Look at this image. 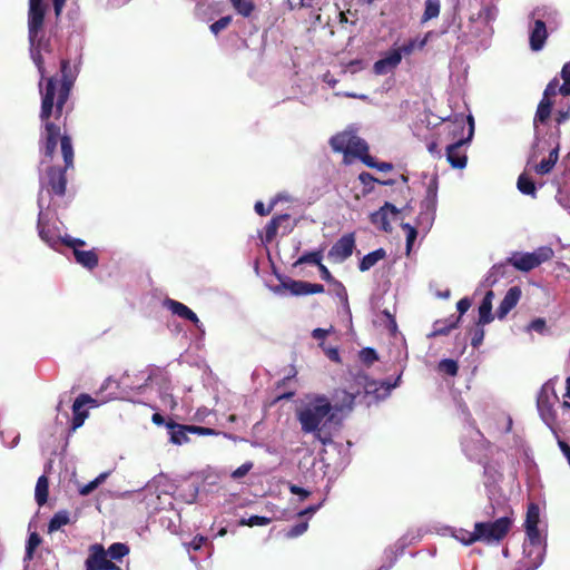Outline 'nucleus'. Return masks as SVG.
<instances>
[{
	"instance_id": "57",
	"label": "nucleus",
	"mask_w": 570,
	"mask_h": 570,
	"mask_svg": "<svg viewBox=\"0 0 570 570\" xmlns=\"http://www.w3.org/2000/svg\"><path fill=\"white\" fill-rule=\"evenodd\" d=\"M525 533L531 544H540V532L538 525L525 527Z\"/></svg>"
},
{
	"instance_id": "38",
	"label": "nucleus",
	"mask_w": 570,
	"mask_h": 570,
	"mask_svg": "<svg viewBox=\"0 0 570 570\" xmlns=\"http://www.w3.org/2000/svg\"><path fill=\"white\" fill-rule=\"evenodd\" d=\"M453 537L464 546H471L479 541L475 529L473 531H469L462 528L456 529L453 532Z\"/></svg>"
},
{
	"instance_id": "1",
	"label": "nucleus",
	"mask_w": 570,
	"mask_h": 570,
	"mask_svg": "<svg viewBox=\"0 0 570 570\" xmlns=\"http://www.w3.org/2000/svg\"><path fill=\"white\" fill-rule=\"evenodd\" d=\"M41 50L50 51L49 40L42 39L41 46L30 45V52L33 63L39 73V88L41 94L40 120L43 122V132L41 139L43 142V154L49 159L53 155L60 136V125L52 121L53 117L59 120L63 114V108L70 97V92L78 77V67L71 66L70 60L62 58L60 60V78L57 76L46 77V68Z\"/></svg>"
},
{
	"instance_id": "15",
	"label": "nucleus",
	"mask_w": 570,
	"mask_h": 570,
	"mask_svg": "<svg viewBox=\"0 0 570 570\" xmlns=\"http://www.w3.org/2000/svg\"><path fill=\"white\" fill-rule=\"evenodd\" d=\"M165 305L168 307V309H170V312L173 314H175L184 320L190 321L193 324H195L197 327H199L200 321H199L198 316L185 304H183L178 301L168 298V299H166Z\"/></svg>"
},
{
	"instance_id": "11",
	"label": "nucleus",
	"mask_w": 570,
	"mask_h": 570,
	"mask_svg": "<svg viewBox=\"0 0 570 570\" xmlns=\"http://www.w3.org/2000/svg\"><path fill=\"white\" fill-rule=\"evenodd\" d=\"M86 405L97 406L98 401L91 397L89 394L82 393L80 394L72 404V420H71V430L76 431L85 423V420L88 417L89 413L83 407Z\"/></svg>"
},
{
	"instance_id": "20",
	"label": "nucleus",
	"mask_w": 570,
	"mask_h": 570,
	"mask_svg": "<svg viewBox=\"0 0 570 570\" xmlns=\"http://www.w3.org/2000/svg\"><path fill=\"white\" fill-rule=\"evenodd\" d=\"M460 323V316L451 315L444 320H436L433 323V330L430 336H443L448 335L451 330L455 328Z\"/></svg>"
},
{
	"instance_id": "61",
	"label": "nucleus",
	"mask_w": 570,
	"mask_h": 570,
	"mask_svg": "<svg viewBox=\"0 0 570 570\" xmlns=\"http://www.w3.org/2000/svg\"><path fill=\"white\" fill-rule=\"evenodd\" d=\"M62 244L73 249H80L79 247H83L86 245V242L80 238H72L70 236L63 237L61 239Z\"/></svg>"
},
{
	"instance_id": "41",
	"label": "nucleus",
	"mask_w": 570,
	"mask_h": 570,
	"mask_svg": "<svg viewBox=\"0 0 570 570\" xmlns=\"http://www.w3.org/2000/svg\"><path fill=\"white\" fill-rule=\"evenodd\" d=\"M283 286L295 296L306 295V282L289 279L284 282Z\"/></svg>"
},
{
	"instance_id": "36",
	"label": "nucleus",
	"mask_w": 570,
	"mask_h": 570,
	"mask_svg": "<svg viewBox=\"0 0 570 570\" xmlns=\"http://www.w3.org/2000/svg\"><path fill=\"white\" fill-rule=\"evenodd\" d=\"M42 216H43L42 210H40L39 215H38V224H37L39 236L45 243H47L49 246L53 247L57 244L56 236L49 229L46 228V225L42 220Z\"/></svg>"
},
{
	"instance_id": "47",
	"label": "nucleus",
	"mask_w": 570,
	"mask_h": 570,
	"mask_svg": "<svg viewBox=\"0 0 570 570\" xmlns=\"http://www.w3.org/2000/svg\"><path fill=\"white\" fill-rule=\"evenodd\" d=\"M364 165L370 168H375L380 171H391L393 169V165L391 163L385 161H376L372 156H366L364 159Z\"/></svg>"
},
{
	"instance_id": "42",
	"label": "nucleus",
	"mask_w": 570,
	"mask_h": 570,
	"mask_svg": "<svg viewBox=\"0 0 570 570\" xmlns=\"http://www.w3.org/2000/svg\"><path fill=\"white\" fill-rule=\"evenodd\" d=\"M322 258L323 255L321 250L307 252L297 259L296 264H313L320 266Z\"/></svg>"
},
{
	"instance_id": "48",
	"label": "nucleus",
	"mask_w": 570,
	"mask_h": 570,
	"mask_svg": "<svg viewBox=\"0 0 570 570\" xmlns=\"http://www.w3.org/2000/svg\"><path fill=\"white\" fill-rule=\"evenodd\" d=\"M538 524H539V507L534 503H531L527 511L524 527L538 525Z\"/></svg>"
},
{
	"instance_id": "12",
	"label": "nucleus",
	"mask_w": 570,
	"mask_h": 570,
	"mask_svg": "<svg viewBox=\"0 0 570 570\" xmlns=\"http://www.w3.org/2000/svg\"><path fill=\"white\" fill-rule=\"evenodd\" d=\"M438 204V181L436 179H432L428 187L425 197L421 203V216H426L429 219L433 220Z\"/></svg>"
},
{
	"instance_id": "40",
	"label": "nucleus",
	"mask_w": 570,
	"mask_h": 570,
	"mask_svg": "<svg viewBox=\"0 0 570 570\" xmlns=\"http://www.w3.org/2000/svg\"><path fill=\"white\" fill-rule=\"evenodd\" d=\"M109 475H110L109 471L100 473L92 481H90L89 483L81 487L79 490V493L81 495H89L94 490H96L100 484H102Z\"/></svg>"
},
{
	"instance_id": "18",
	"label": "nucleus",
	"mask_w": 570,
	"mask_h": 570,
	"mask_svg": "<svg viewBox=\"0 0 570 570\" xmlns=\"http://www.w3.org/2000/svg\"><path fill=\"white\" fill-rule=\"evenodd\" d=\"M166 426L170 434V441L174 444L181 445L189 441L187 433H189V425H184L169 420L166 422Z\"/></svg>"
},
{
	"instance_id": "37",
	"label": "nucleus",
	"mask_w": 570,
	"mask_h": 570,
	"mask_svg": "<svg viewBox=\"0 0 570 570\" xmlns=\"http://www.w3.org/2000/svg\"><path fill=\"white\" fill-rule=\"evenodd\" d=\"M106 551L111 560L120 561L124 557L129 554L130 549L126 543L115 542Z\"/></svg>"
},
{
	"instance_id": "28",
	"label": "nucleus",
	"mask_w": 570,
	"mask_h": 570,
	"mask_svg": "<svg viewBox=\"0 0 570 570\" xmlns=\"http://www.w3.org/2000/svg\"><path fill=\"white\" fill-rule=\"evenodd\" d=\"M351 136L352 134L348 132H341L335 136H333L330 140L331 147L334 151L343 153L345 156H347V149L351 142Z\"/></svg>"
},
{
	"instance_id": "16",
	"label": "nucleus",
	"mask_w": 570,
	"mask_h": 570,
	"mask_svg": "<svg viewBox=\"0 0 570 570\" xmlns=\"http://www.w3.org/2000/svg\"><path fill=\"white\" fill-rule=\"evenodd\" d=\"M547 38L548 31L544 21L540 19L535 20L530 32V48L533 51L541 50L546 43Z\"/></svg>"
},
{
	"instance_id": "45",
	"label": "nucleus",
	"mask_w": 570,
	"mask_h": 570,
	"mask_svg": "<svg viewBox=\"0 0 570 570\" xmlns=\"http://www.w3.org/2000/svg\"><path fill=\"white\" fill-rule=\"evenodd\" d=\"M401 227L403 230L406 232V250L410 252L413 243L415 242L417 237V230L416 227L412 226L409 223H402Z\"/></svg>"
},
{
	"instance_id": "43",
	"label": "nucleus",
	"mask_w": 570,
	"mask_h": 570,
	"mask_svg": "<svg viewBox=\"0 0 570 570\" xmlns=\"http://www.w3.org/2000/svg\"><path fill=\"white\" fill-rule=\"evenodd\" d=\"M272 522L271 518L267 517H261V515H252L248 519L242 518L239 520V525H247V527H263L267 525Z\"/></svg>"
},
{
	"instance_id": "31",
	"label": "nucleus",
	"mask_w": 570,
	"mask_h": 570,
	"mask_svg": "<svg viewBox=\"0 0 570 570\" xmlns=\"http://www.w3.org/2000/svg\"><path fill=\"white\" fill-rule=\"evenodd\" d=\"M517 187L520 190V193L535 198V196H537L535 184L527 174L523 173L518 177Z\"/></svg>"
},
{
	"instance_id": "19",
	"label": "nucleus",
	"mask_w": 570,
	"mask_h": 570,
	"mask_svg": "<svg viewBox=\"0 0 570 570\" xmlns=\"http://www.w3.org/2000/svg\"><path fill=\"white\" fill-rule=\"evenodd\" d=\"M494 297L493 291H488L479 306V320L478 325H485L493 321L492 315V301Z\"/></svg>"
},
{
	"instance_id": "27",
	"label": "nucleus",
	"mask_w": 570,
	"mask_h": 570,
	"mask_svg": "<svg viewBox=\"0 0 570 570\" xmlns=\"http://www.w3.org/2000/svg\"><path fill=\"white\" fill-rule=\"evenodd\" d=\"M386 252L384 248H377L368 254H366L358 264V269L361 272H366L377 264L379 261L385 258Z\"/></svg>"
},
{
	"instance_id": "55",
	"label": "nucleus",
	"mask_w": 570,
	"mask_h": 570,
	"mask_svg": "<svg viewBox=\"0 0 570 570\" xmlns=\"http://www.w3.org/2000/svg\"><path fill=\"white\" fill-rule=\"evenodd\" d=\"M392 69H394V68L392 66H390L389 62H386L385 58L377 60L373 66V70L376 75H385L389 71H391Z\"/></svg>"
},
{
	"instance_id": "24",
	"label": "nucleus",
	"mask_w": 570,
	"mask_h": 570,
	"mask_svg": "<svg viewBox=\"0 0 570 570\" xmlns=\"http://www.w3.org/2000/svg\"><path fill=\"white\" fill-rule=\"evenodd\" d=\"M291 215L289 214H282L274 216L269 223L265 226V235H264V242L265 243H272L278 232V228L282 227V224L284 222L289 220Z\"/></svg>"
},
{
	"instance_id": "32",
	"label": "nucleus",
	"mask_w": 570,
	"mask_h": 570,
	"mask_svg": "<svg viewBox=\"0 0 570 570\" xmlns=\"http://www.w3.org/2000/svg\"><path fill=\"white\" fill-rule=\"evenodd\" d=\"M235 11L244 18H248L253 14L256 7L253 0H228Z\"/></svg>"
},
{
	"instance_id": "26",
	"label": "nucleus",
	"mask_w": 570,
	"mask_h": 570,
	"mask_svg": "<svg viewBox=\"0 0 570 570\" xmlns=\"http://www.w3.org/2000/svg\"><path fill=\"white\" fill-rule=\"evenodd\" d=\"M341 394L342 396L340 397V402L333 405V412L336 413V420H338V422L341 421V419L337 417L340 413L351 412L353 410L355 399L358 393H350L347 391H342Z\"/></svg>"
},
{
	"instance_id": "46",
	"label": "nucleus",
	"mask_w": 570,
	"mask_h": 570,
	"mask_svg": "<svg viewBox=\"0 0 570 570\" xmlns=\"http://www.w3.org/2000/svg\"><path fill=\"white\" fill-rule=\"evenodd\" d=\"M360 360L362 363L368 366L379 360V355L374 348L364 347L360 351Z\"/></svg>"
},
{
	"instance_id": "8",
	"label": "nucleus",
	"mask_w": 570,
	"mask_h": 570,
	"mask_svg": "<svg viewBox=\"0 0 570 570\" xmlns=\"http://www.w3.org/2000/svg\"><path fill=\"white\" fill-rule=\"evenodd\" d=\"M470 129L468 138L459 139L454 144H451L446 148V159L451 164L453 168L463 169L466 166L468 157L466 154L462 150V146L471 140L474 131V124L472 116H469Z\"/></svg>"
},
{
	"instance_id": "49",
	"label": "nucleus",
	"mask_w": 570,
	"mask_h": 570,
	"mask_svg": "<svg viewBox=\"0 0 570 570\" xmlns=\"http://www.w3.org/2000/svg\"><path fill=\"white\" fill-rule=\"evenodd\" d=\"M232 22L230 16L219 18L217 21L210 24V31L218 35L222 30L226 29Z\"/></svg>"
},
{
	"instance_id": "3",
	"label": "nucleus",
	"mask_w": 570,
	"mask_h": 570,
	"mask_svg": "<svg viewBox=\"0 0 570 570\" xmlns=\"http://www.w3.org/2000/svg\"><path fill=\"white\" fill-rule=\"evenodd\" d=\"M59 139L65 166L62 168L57 166L49 167L47 170L48 180L43 187L48 193L61 197L65 196L67 188L66 171L73 167V147L70 136L60 134Z\"/></svg>"
},
{
	"instance_id": "59",
	"label": "nucleus",
	"mask_w": 570,
	"mask_h": 570,
	"mask_svg": "<svg viewBox=\"0 0 570 570\" xmlns=\"http://www.w3.org/2000/svg\"><path fill=\"white\" fill-rule=\"evenodd\" d=\"M483 325H478L474 331H473V335H472V338H471V344L473 347H478L479 345L482 344L483 342V338H484V330L482 327Z\"/></svg>"
},
{
	"instance_id": "2",
	"label": "nucleus",
	"mask_w": 570,
	"mask_h": 570,
	"mask_svg": "<svg viewBox=\"0 0 570 570\" xmlns=\"http://www.w3.org/2000/svg\"><path fill=\"white\" fill-rule=\"evenodd\" d=\"M297 420L304 433L317 431L324 421L325 423H338L336 413L333 412V405L325 395H317L305 407L298 411Z\"/></svg>"
},
{
	"instance_id": "21",
	"label": "nucleus",
	"mask_w": 570,
	"mask_h": 570,
	"mask_svg": "<svg viewBox=\"0 0 570 570\" xmlns=\"http://www.w3.org/2000/svg\"><path fill=\"white\" fill-rule=\"evenodd\" d=\"M537 406L540 412V415L547 423L554 420V411L552 409L549 394L543 389L540 391L538 395Z\"/></svg>"
},
{
	"instance_id": "9",
	"label": "nucleus",
	"mask_w": 570,
	"mask_h": 570,
	"mask_svg": "<svg viewBox=\"0 0 570 570\" xmlns=\"http://www.w3.org/2000/svg\"><path fill=\"white\" fill-rule=\"evenodd\" d=\"M354 248L355 235L354 233H348L333 244L327 253V257L333 263H343L353 254Z\"/></svg>"
},
{
	"instance_id": "25",
	"label": "nucleus",
	"mask_w": 570,
	"mask_h": 570,
	"mask_svg": "<svg viewBox=\"0 0 570 570\" xmlns=\"http://www.w3.org/2000/svg\"><path fill=\"white\" fill-rule=\"evenodd\" d=\"M347 155H352L354 157H357L362 160L364 164V159L366 156H371L368 154V146L366 141L358 136L352 135L351 136V142L347 149Z\"/></svg>"
},
{
	"instance_id": "30",
	"label": "nucleus",
	"mask_w": 570,
	"mask_h": 570,
	"mask_svg": "<svg viewBox=\"0 0 570 570\" xmlns=\"http://www.w3.org/2000/svg\"><path fill=\"white\" fill-rule=\"evenodd\" d=\"M33 570H58V562L55 556L47 551L46 554H40L39 559L33 563Z\"/></svg>"
},
{
	"instance_id": "63",
	"label": "nucleus",
	"mask_w": 570,
	"mask_h": 570,
	"mask_svg": "<svg viewBox=\"0 0 570 570\" xmlns=\"http://www.w3.org/2000/svg\"><path fill=\"white\" fill-rule=\"evenodd\" d=\"M318 267V271H320V274H321V278L330 284H333L334 282H336L337 279L332 275V273L330 272V269L324 265V264H321Z\"/></svg>"
},
{
	"instance_id": "34",
	"label": "nucleus",
	"mask_w": 570,
	"mask_h": 570,
	"mask_svg": "<svg viewBox=\"0 0 570 570\" xmlns=\"http://www.w3.org/2000/svg\"><path fill=\"white\" fill-rule=\"evenodd\" d=\"M69 522V513L65 510L58 511L49 521L48 532L52 533L55 531H58L61 527L68 524Z\"/></svg>"
},
{
	"instance_id": "53",
	"label": "nucleus",
	"mask_w": 570,
	"mask_h": 570,
	"mask_svg": "<svg viewBox=\"0 0 570 570\" xmlns=\"http://www.w3.org/2000/svg\"><path fill=\"white\" fill-rule=\"evenodd\" d=\"M316 0H286V3L291 10H297L302 8H312Z\"/></svg>"
},
{
	"instance_id": "14",
	"label": "nucleus",
	"mask_w": 570,
	"mask_h": 570,
	"mask_svg": "<svg viewBox=\"0 0 570 570\" xmlns=\"http://www.w3.org/2000/svg\"><path fill=\"white\" fill-rule=\"evenodd\" d=\"M521 294L522 292L519 286H512L508 289L497 309V317L499 320H503L509 314V312L517 306Z\"/></svg>"
},
{
	"instance_id": "64",
	"label": "nucleus",
	"mask_w": 570,
	"mask_h": 570,
	"mask_svg": "<svg viewBox=\"0 0 570 570\" xmlns=\"http://www.w3.org/2000/svg\"><path fill=\"white\" fill-rule=\"evenodd\" d=\"M569 119H570V104L568 105L567 108L560 109L557 111L554 120L558 125H561Z\"/></svg>"
},
{
	"instance_id": "35",
	"label": "nucleus",
	"mask_w": 570,
	"mask_h": 570,
	"mask_svg": "<svg viewBox=\"0 0 570 570\" xmlns=\"http://www.w3.org/2000/svg\"><path fill=\"white\" fill-rule=\"evenodd\" d=\"M560 77L563 80V83L560 85L558 81L557 92L562 95L563 97L570 96V61L566 62L561 69Z\"/></svg>"
},
{
	"instance_id": "50",
	"label": "nucleus",
	"mask_w": 570,
	"mask_h": 570,
	"mask_svg": "<svg viewBox=\"0 0 570 570\" xmlns=\"http://www.w3.org/2000/svg\"><path fill=\"white\" fill-rule=\"evenodd\" d=\"M189 433L202 435V436H209V435H219V431L212 429V428H205V426H198V425H189L188 429Z\"/></svg>"
},
{
	"instance_id": "58",
	"label": "nucleus",
	"mask_w": 570,
	"mask_h": 570,
	"mask_svg": "<svg viewBox=\"0 0 570 570\" xmlns=\"http://www.w3.org/2000/svg\"><path fill=\"white\" fill-rule=\"evenodd\" d=\"M253 468L252 462H246L233 471L232 478L235 480L244 478Z\"/></svg>"
},
{
	"instance_id": "62",
	"label": "nucleus",
	"mask_w": 570,
	"mask_h": 570,
	"mask_svg": "<svg viewBox=\"0 0 570 570\" xmlns=\"http://www.w3.org/2000/svg\"><path fill=\"white\" fill-rule=\"evenodd\" d=\"M384 58L386 59V62L390 63V66L396 68L402 60L401 51L394 49L390 51Z\"/></svg>"
},
{
	"instance_id": "13",
	"label": "nucleus",
	"mask_w": 570,
	"mask_h": 570,
	"mask_svg": "<svg viewBox=\"0 0 570 570\" xmlns=\"http://www.w3.org/2000/svg\"><path fill=\"white\" fill-rule=\"evenodd\" d=\"M399 213V209L393 204L385 202L379 210L371 215V222L383 232L390 233L392 227L389 220V214L396 216Z\"/></svg>"
},
{
	"instance_id": "7",
	"label": "nucleus",
	"mask_w": 570,
	"mask_h": 570,
	"mask_svg": "<svg viewBox=\"0 0 570 570\" xmlns=\"http://www.w3.org/2000/svg\"><path fill=\"white\" fill-rule=\"evenodd\" d=\"M558 88V78L554 77L552 80L548 82L546 89L542 95V99L538 104L537 111L533 118V126L537 130L538 124H547L551 116V111L554 102L552 101V97H554Z\"/></svg>"
},
{
	"instance_id": "4",
	"label": "nucleus",
	"mask_w": 570,
	"mask_h": 570,
	"mask_svg": "<svg viewBox=\"0 0 570 570\" xmlns=\"http://www.w3.org/2000/svg\"><path fill=\"white\" fill-rule=\"evenodd\" d=\"M553 255V250L550 247H541L532 253H520L514 252L510 257L507 258L504 264L494 265L493 269L500 273V269L505 265H511L520 272H530L542 263L549 261Z\"/></svg>"
},
{
	"instance_id": "39",
	"label": "nucleus",
	"mask_w": 570,
	"mask_h": 570,
	"mask_svg": "<svg viewBox=\"0 0 570 570\" xmlns=\"http://www.w3.org/2000/svg\"><path fill=\"white\" fill-rule=\"evenodd\" d=\"M42 539L37 532H31L26 544L24 560H32L36 549L41 544Z\"/></svg>"
},
{
	"instance_id": "51",
	"label": "nucleus",
	"mask_w": 570,
	"mask_h": 570,
	"mask_svg": "<svg viewBox=\"0 0 570 570\" xmlns=\"http://www.w3.org/2000/svg\"><path fill=\"white\" fill-rule=\"evenodd\" d=\"M308 528L307 521L299 522L295 525H293L288 532L286 533L287 538H296L302 535Z\"/></svg>"
},
{
	"instance_id": "22",
	"label": "nucleus",
	"mask_w": 570,
	"mask_h": 570,
	"mask_svg": "<svg viewBox=\"0 0 570 570\" xmlns=\"http://www.w3.org/2000/svg\"><path fill=\"white\" fill-rule=\"evenodd\" d=\"M73 256H75L76 262L79 265H81L82 267L88 268L90 271L96 268L99 264V257L95 249H90V250L76 249Z\"/></svg>"
},
{
	"instance_id": "56",
	"label": "nucleus",
	"mask_w": 570,
	"mask_h": 570,
	"mask_svg": "<svg viewBox=\"0 0 570 570\" xmlns=\"http://www.w3.org/2000/svg\"><path fill=\"white\" fill-rule=\"evenodd\" d=\"M314 438L318 440L323 445L332 444L333 439L332 435L323 430V428H318L317 431H312Z\"/></svg>"
},
{
	"instance_id": "54",
	"label": "nucleus",
	"mask_w": 570,
	"mask_h": 570,
	"mask_svg": "<svg viewBox=\"0 0 570 570\" xmlns=\"http://www.w3.org/2000/svg\"><path fill=\"white\" fill-rule=\"evenodd\" d=\"M392 69H394V68L392 66H390L389 62H386L385 58L377 60L373 66V70L376 75H385L389 71H391Z\"/></svg>"
},
{
	"instance_id": "60",
	"label": "nucleus",
	"mask_w": 570,
	"mask_h": 570,
	"mask_svg": "<svg viewBox=\"0 0 570 570\" xmlns=\"http://www.w3.org/2000/svg\"><path fill=\"white\" fill-rule=\"evenodd\" d=\"M528 330L543 334L547 330L546 321L541 317L535 318L528 325Z\"/></svg>"
},
{
	"instance_id": "5",
	"label": "nucleus",
	"mask_w": 570,
	"mask_h": 570,
	"mask_svg": "<svg viewBox=\"0 0 570 570\" xmlns=\"http://www.w3.org/2000/svg\"><path fill=\"white\" fill-rule=\"evenodd\" d=\"M512 521L508 517H502L493 522H476L474 524L478 539L481 542L493 543L499 542L507 537L510 531Z\"/></svg>"
},
{
	"instance_id": "29",
	"label": "nucleus",
	"mask_w": 570,
	"mask_h": 570,
	"mask_svg": "<svg viewBox=\"0 0 570 570\" xmlns=\"http://www.w3.org/2000/svg\"><path fill=\"white\" fill-rule=\"evenodd\" d=\"M49 495V481L46 475H41L37 480L35 498L39 505H43Z\"/></svg>"
},
{
	"instance_id": "6",
	"label": "nucleus",
	"mask_w": 570,
	"mask_h": 570,
	"mask_svg": "<svg viewBox=\"0 0 570 570\" xmlns=\"http://www.w3.org/2000/svg\"><path fill=\"white\" fill-rule=\"evenodd\" d=\"M46 6L29 4L28 38L30 45L41 46L43 37Z\"/></svg>"
},
{
	"instance_id": "44",
	"label": "nucleus",
	"mask_w": 570,
	"mask_h": 570,
	"mask_svg": "<svg viewBox=\"0 0 570 570\" xmlns=\"http://www.w3.org/2000/svg\"><path fill=\"white\" fill-rule=\"evenodd\" d=\"M439 370L448 375L455 376L458 374L459 366L454 360L445 358L439 363Z\"/></svg>"
},
{
	"instance_id": "33",
	"label": "nucleus",
	"mask_w": 570,
	"mask_h": 570,
	"mask_svg": "<svg viewBox=\"0 0 570 570\" xmlns=\"http://www.w3.org/2000/svg\"><path fill=\"white\" fill-rule=\"evenodd\" d=\"M441 10L440 0H425L424 3V12L421 18V22H428L436 17H439Z\"/></svg>"
},
{
	"instance_id": "10",
	"label": "nucleus",
	"mask_w": 570,
	"mask_h": 570,
	"mask_svg": "<svg viewBox=\"0 0 570 570\" xmlns=\"http://www.w3.org/2000/svg\"><path fill=\"white\" fill-rule=\"evenodd\" d=\"M86 560V568L95 570H120L111 559H108L109 556L101 544H92Z\"/></svg>"
},
{
	"instance_id": "52",
	"label": "nucleus",
	"mask_w": 570,
	"mask_h": 570,
	"mask_svg": "<svg viewBox=\"0 0 570 570\" xmlns=\"http://www.w3.org/2000/svg\"><path fill=\"white\" fill-rule=\"evenodd\" d=\"M336 296L345 304L348 305V295L345 286L338 279L332 284Z\"/></svg>"
},
{
	"instance_id": "17",
	"label": "nucleus",
	"mask_w": 570,
	"mask_h": 570,
	"mask_svg": "<svg viewBox=\"0 0 570 570\" xmlns=\"http://www.w3.org/2000/svg\"><path fill=\"white\" fill-rule=\"evenodd\" d=\"M559 150L560 144L557 142L556 147L550 150L548 158L542 159L539 164L534 165V173L540 176L550 174L559 159Z\"/></svg>"
},
{
	"instance_id": "23",
	"label": "nucleus",
	"mask_w": 570,
	"mask_h": 570,
	"mask_svg": "<svg viewBox=\"0 0 570 570\" xmlns=\"http://www.w3.org/2000/svg\"><path fill=\"white\" fill-rule=\"evenodd\" d=\"M358 180L363 185L362 194L364 196L371 194L374 190L375 184H380V185H384V186H392L395 183L393 179L380 180L367 171H362L358 175Z\"/></svg>"
}]
</instances>
